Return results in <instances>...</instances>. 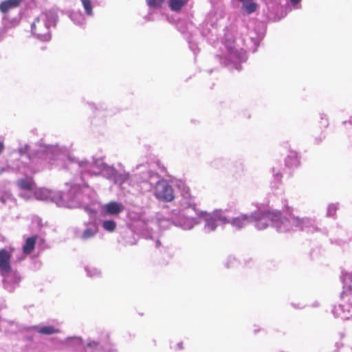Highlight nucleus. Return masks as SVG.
<instances>
[{"mask_svg": "<svg viewBox=\"0 0 352 352\" xmlns=\"http://www.w3.org/2000/svg\"><path fill=\"white\" fill-rule=\"evenodd\" d=\"M75 179L67 194H63L60 191H51L46 188H38L35 190L34 196L36 199L42 201H51L57 206L67 208L83 207L89 212H96L97 204L94 201L95 192L84 184L83 177Z\"/></svg>", "mask_w": 352, "mask_h": 352, "instance_id": "1", "label": "nucleus"}, {"mask_svg": "<svg viewBox=\"0 0 352 352\" xmlns=\"http://www.w3.org/2000/svg\"><path fill=\"white\" fill-rule=\"evenodd\" d=\"M67 158L71 167L79 168L83 177L102 175L107 179L113 181L120 188L126 189L127 186H132V178L129 173L118 172L113 166L104 163L102 159H93L90 162L87 160L76 162L74 158L70 157Z\"/></svg>", "mask_w": 352, "mask_h": 352, "instance_id": "2", "label": "nucleus"}, {"mask_svg": "<svg viewBox=\"0 0 352 352\" xmlns=\"http://www.w3.org/2000/svg\"><path fill=\"white\" fill-rule=\"evenodd\" d=\"M177 187L181 191L178 211L174 210L171 217L172 223L183 230H191L199 223L197 216L199 210L196 208L195 198L190 192L188 186L179 181Z\"/></svg>", "mask_w": 352, "mask_h": 352, "instance_id": "3", "label": "nucleus"}, {"mask_svg": "<svg viewBox=\"0 0 352 352\" xmlns=\"http://www.w3.org/2000/svg\"><path fill=\"white\" fill-rule=\"evenodd\" d=\"M23 164H28L30 168L33 170H38L47 166L48 164H53L52 161L56 158L63 161L65 155L57 146L41 145L35 154L30 152V146L28 144L21 146L18 149Z\"/></svg>", "mask_w": 352, "mask_h": 352, "instance_id": "4", "label": "nucleus"}, {"mask_svg": "<svg viewBox=\"0 0 352 352\" xmlns=\"http://www.w3.org/2000/svg\"><path fill=\"white\" fill-rule=\"evenodd\" d=\"M56 14L54 11L40 14L31 24L32 34L41 41L51 39L50 28L55 25Z\"/></svg>", "mask_w": 352, "mask_h": 352, "instance_id": "5", "label": "nucleus"}, {"mask_svg": "<svg viewBox=\"0 0 352 352\" xmlns=\"http://www.w3.org/2000/svg\"><path fill=\"white\" fill-rule=\"evenodd\" d=\"M277 213L278 217L273 221V227L279 232H287L294 228L307 230V232H312L314 230V228H311L312 221L309 219H298L291 214L282 216L278 211Z\"/></svg>", "mask_w": 352, "mask_h": 352, "instance_id": "6", "label": "nucleus"}, {"mask_svg": "<svg viewBox=\"0 0 352 352\" xmlns=\"http://www.w3.org/2000/svg\"><path fill=\"white\" fill-rule=\"evenodd\" d=\"M143 181L148 182L151 186L155 184L154 195L160 201H171L175 196L172 187L164 179H160L158 174L149 170Z\"/></svg>", "mask_w": 352, "mask_h": 352, "instance_id": "7", "label": "nucleus"}, {"mask_svg": "<svg viewBox=\"0 0 352 352\" xmlns=\"http://www.w3.org/2000/svg\"><path fill=\"white\" fill-rule=\"evenodd\" d=\"M225 52L221 58L225 65L231 66L236 69H240V64L246 60L245 51L235 45L234 40H227L223 44Z\"/></svg>", "mask_w": 352, "mask_h": 352, "instance_id": "8", "label": "nucleus"}, {"mask_svg": "<svg viewBox=\"0 0 352 352\" xmlns=\"http://www.w3.org/2000/svg\"><path fill=\"white\" fill-rule=\"evenodd\" d=\"M201 219L204 222V230L206 232H211L219 225L226 224L228 218L225 217L221 210H216L212 213L199 211L197 220Z\"/></svg>", "mask_w": 352, "mask_h": 352, "instance_id": "9", "label": "nucleus"}, {"mask_svg": "<svg viewBox=\"0 0 352 352\" xmlns=\"http://www.w3.org/2000/svg\"><path fill=\"white\" fill-rule=\"evenodd\" d=\"M252 221H254L255 227L258 230H264L269 225L273 226V221L278 217L277 211H266L258 210L251 214Z\"/></svg>", "mask_w": 352, "mask_h": 352, "instance_id": "10", "label": "nucleus"}, {"mask_svg": "<svg viewBox=\"0 0 352 352\" xmlns=\"http://www.w3.org/2000/svg\"><path fill=\"white\" fill-rule=\"evenodd\" d=\"M129 218L131 221V226L135 232L142 234L146 237H147L149 230H153V225L156 224V222L153 220H147L143 214L131 212L129 214Z\"/></svg>", "mask_w": 352, "mask_h": 352, "instance_id": "11", "label": "nucleus"}, {"mask_svg": "<svg viewBox=\"0 0 352 352\" xmlns=\"http://www.w3.org/2000/svg\"><path fill=\"white\" fill-rule=\"evenodd\" d=\"M1 274L3 277L4 287L9 292L13 291L20 281L18 273L10 268L8 272Z\"/></svg>", "mask_w": 352, "mask_h": 352, "instance_id": "12", "label": "nucleus"}, {"mask_svg": "<svg viewBox=\"0 0 352 352\" xmlns=\"http://www.w3.org/2000/svg\"><path fill=\"white\" fill-rule=\"evenodd\" d=\"M124 210V205L117 201H111L101 206V213L104 215L118 216Z\"/></svg>", "mask_w": 352, "mask_h": 352, "instance_id": "13", "label": "nucleus"}, {"mask_svg": "<svg viewBox=\"0 0 352 352\" xmlns=\"http://www.w3.org/2000/svg\"><path fill=\"white\" fill-rule=\"evenodd\" d=\"M252 222L251 214H241L240 215L228 219L226 223H230L233 228L240 230Z\"/></svg>", "mask_w": 352, "mask_h": 352, "instance_id": "14", "label": "nucleus"}, {"mask_svg": "<svg viewBox=\"0 0 352 352\" xmlns=\"http://www.w3.org/2000/svg\"><path fill=\"white\" fill-rule=\"evenodd\" d=\"M264 36V29L262 24H258L256 29L249 30L245 41L250 40L254 46H257Z\"/></svg>", "mask_w": 352, "mask_h": 352, "instance_id": "15", "label": "nucleus"}, {"mask_svg": "<svg viewBox=\"0 0 352 352\" xmlns=\"http://www.w3.org/2000/svg\"><path fill=\"white\" fill-rule=\"evenodd\" d=\"M351 312L352 304L350 302H346L345 304H340L338 306H335L332 310V313L335 317L340 318L343 320L349 319Z\"/></svg>", "mask_w": 352, "mask_h": 352, "instance_id": "16", "label": "nucleus"}, {"mask_svg": "<svg viewBox=\"0 0 352 352\" xmlns=\"http://www.w3.org/2000/svg\"><path fill=\"white\" fill-rule=\"evenodd\" d=\"M15 253L14 249L10 251L5 249L0 250V274H3L10 270V258Z\"/></svg>", "mask_w": 352, "mask_h": 352, "instance_id": "17", "label": "nucleus"}, {"mask_svg": "<svg viewBox=\"0 0 352 352\" xmlns=\"http://www.w3.org/2000/svg\"><path fill=\"white\" fill-rule=\"evenodd\" d=\"M86 228L82 232H76V236L82 240L93 238L98 232V226L94 222L85 224Z\"/></svg>", "mask_w": 352, "mask_h": 352, "instance_id": "18", "label": "nucleus"}, {"mask_svg": "<svg viewBox=\"0 0 352 352\" xmlns=\"http://www.w3.org/2000/svg\"><path fill=\"white\" fill-rule=\"evenodd\" d=\"M340 278L343 284L341 298H343L344 295L349 294L352 291V286L351 285V283H352V272L342 271Z\"/></svg>", "mask_w": 352, "mask_h": 352, "instance_id": "19", "label": "nucleus"}, {"mask_svg": "<svg viewBox=\"0 0 352 352\" xmlns=\"http://www.w3.org/2000/svg\"><path fill=\"white\" fill-rule=\"evenodd\" d=\"M32 328L35 329L38 333L44 335H52L60 332L58 327L52 325L34 326Z\"/></svg>", "mask_w": 352, "mask_h": 352, "instance_id": "20", "label": "nucleus"}, {"mask_svg": "<svg viewBox=\"0 0 352 352\" xmlns=\"http://www.w3.org/2000/svg\"><path fill=\"white\" fill-rule=\"evenodd\" d=\"M20 3L21 0H6L0 4V10L6 13L13 8H17Z\"/></svg>", "mask_w": 352, "mask_h": 352, "instance_id": "21", "label": "nucleus"}, {"mask_svg": "<svg viewBox=\"0 0 352 352\" xmlns=\"http://www.w3.org/2000/svg\"><path fill=\"white\" fill-rule=\"evenodd\" d=\"M299 164L300 161L296 152H291L285 160L286 166L290 168L297 167Z\"/></svg>", "mask_w": 352, "mask_h": 352, "instance_id": "22", "label": "nucleus"}, {"mask_svg": "<svg viewBox=\"0 0 352 352\" xmlns=\"http://www.w3.org/2000/svg\"><path fill=\"white\" fill-rule=\"evenodd\" d=\"M242 10H244L247 14H252L256 11L258 8L257 3H256L253 0H245V1H242Z\"/></svg>", "mask_w": 352, "mask_h": 352, "instance_id": "23", "label": "nucleus"}, {"mask_svg": "<svg viewBox=\"0 0 352 352\" xmlns=\"http://www.w3.org/2000/svg\"><path fill=\"white\" fill-rule=\"evenodd\" d=\"M188 2V0H168V6L172 11H179Z\"/></svg>", "mask_w": 352, "mask_h": 352, "instance_id": "24", "label": "nucleus"}, {"mask_svg": "<svg viewBox=\"0 0 352 352\" xmlns=\"http://www.w3.org/2000/svg\"><path fill=\"white\" fill-rule=\"evenodd\" d=\"M69 17L78 25H82L85 23V17L80 12H73L70 14Z\"/></svg>", "mask_w": 352, "mask_h": 352, "instance_id": "25", "label": "nucleus"}, {"mask_svg": "<svg viewBox=\"0 0 352 352\" xmlns=\"http://www.w3.org/2000/svg\"><path fill=\"white\" fill-rule=\"evenodd\" d=\"M36 239L34 237L28 238L23 246V254H28L32 252L35 246Z\"/></svg>", "mask_w": 352, "mask_h": 352, "instance_id": "26", "label": "nucleus"}, {"mask_svg": "<svg viewBox=\"0 0 352 352\" xmlns=\"http://www.w3.org/2000/svg\"><path fill=\"white\" fill-rule=\"evenodd\" d=\"M222 17L221 13H218L217 10H212L207 16L206 21L208 23H210L212 26H213L219 18Z\"/></svg>", "mask_w": 352, "mask_h": 352, "instance_id": "27", "label": "nucleus"}, {"mask_svg": "<svg viewBox=\"0 0 352 352\" xmlns=\"http://www.w3.org/2000/svg\"><path fill=\"white\" fill-rule=\"evenodd\" d=\"M19 186L24 190H32L34 187V183L30 178L21 179L18 181Z\"/></svg>", "mask_w": 352, "mask_h": 352, "instance_id": "28", "label": "nucleus"}, {"mask_svg": "<svg viewBox=\"0 0 352 352\" xmlns=\"http://www.w3.org/2000/svg\"><path fill=\"white\" fill-rule=\"evenodd\" d=\"M102 228L107 232H113L116 228V223L111 219L104 220L102 222Z\"/></svg>", "mask_w": 352, "mask_h": 352, "instance_id": "29", "label": "nucleus"}, {"mask_svg": "<svg viewBox=\"0 0 352 352\" xmlns=\"http://www.w3.org/2000/svg\"><path fill=\"white\" fill-rule=\"evenodd\" d=\"M81 3L85 9V13L87 16H91L93 15V3L91 0H80Z\"/></svg>", "mask_w": 352, "mask_h": 352, "instance_id": "30", "label": "nucleus"}, {"mask_svg": "<svg viewBox=\"0 0 352 352\" xmlns=\"http://www.w3.org/2000/svg\"><path fill=\"white\" fill-rule=\"evenodd\" d=\"M8 326L12 327L14 326V323L5 320H0V331L14 332V330L11 328L7 329Z\"/></svg>", "mask_w": 352, "mask_h": 352, "instance_id": "31", "label": "nucleus"}, {"mask_svg": "<svg viewBox=\"0 0 352 352\" xmlns=\"http://www.w3.org/2000/svg\"><path fill=\"white\" fill-rule=\"evenodd\" d=\"M85 270L87 273V275L90 277H96L100 275V271L94 267H87Z\"/></svg>", "mask_w": 352, "mask_h": 352, "instance_id": "32", "label": "nucleus"}, {"mask_svg": "<svg viewBox=\"0 0 352 352\" xmlns=\"http://www.w3.org/2000/svg\"><path fill=\"white\" fill-rule=\"evenodd\" d=\"M156 222L155 225H153L154 226H157L162 229H166L169 227L170 222L168 219H159L157 221H155Z\"/></svg>", "mask_w": 352, "mask_h": 352, "instance_id": "33", "label": "nucleus"}, {"mask_svg": "<svg viewBox=\"0 0 352 352\" xmlns=\"http://www.w3.org/2000/svg\"><path fill=\"white\" fill-rule=\"evenodd\" d=\"M164 0H146L147 4L150 7H160Z\"/></svg>", "mask_w": 352, "mask_h": 352, "instance_id": "34", "label": "nucleus"}, {"mask_svg": "<svg viewBox=\"0 0 352 352\" xmlns=\"http://www.w3.org/2000/svg\"><path fill=\"white\" fill-rule=\"evenodd\" d=\"M1 201L3 204H6L7 202H14L12 195L8 192L5 193V195L1 197Z\"/></svg>", "mask_w": 352, "mask_h": 352, "instance_id": "35", "label": "nucleus"}, {"mask_svg": "<svg viewBox=\"0 0 352 352\" xmlns=\"http://www.w3.org/2000/svg\"><path fill=\"white\" fill-rule=\"evenodd\" d=\"M337 210V206L335 204H331L328 206L327 208V216L329 217H333L336 214V212Z\"/></svg>", "mask_w": 352, "mask_h": 352, "instance_id": "36", "label": "nucleus"}, {"mask_svg": "<svg viewBox=\"0 0 352 352\" xmlns=\"http://www.w3.org/2000/svg\"><path fill=\"white\" fill-rule=\"evenodd\" d=\"M98 344L97 342H89L87 345L85 352H94L93 350L96 349L98 348Z\"/></svg>", "mask_w": 352, "mask_h": 352, "instance_id": "37", "label": "nucleus"}, {"mask_svg": "<svg viewBox=\"0 0 352 352\" xmlns=\"http://www.w3.org/2000/svg\"><path fill=\"white\" fill-rule=\"evenodd\" d=\"M273 177L276 184L280 182L282 175L278 170H276L275 168H273Z\"/></svg>", "mask_w": 352, "mask_h": 352, "instance_id": "38", "label": "nucleus"}, {"mask_svg": "<svg viewBox=\"0 0 352 352\" xmlns=\"http://www.w3.org/2000/svg\"><path fill=\"white\" fill-rule=\"evenodd\" d=\"M289 1L295 9L300 8V2L301 0H289Z\"/></svg>", "mask_w": 352, "mask_h": 352, "instance_id": "39", "label": "nucleus"}, {"mask_svg": "<svg viewBox=\"0 0 352 352\" xmlns=\"http://www.w3.org/2000/svg\"><path fill=\"white\" fill-rule=\"evenodd\" d=\"M182 342H179L177 344V346L174 347L175 349H182Z\"/></svg>", "mask_w": 352, "mask_h": 352, "instance_id": "40", "label": "nucleus"}, {"mask_svg": "<svg viewBox=\"0 0 352 352\" xmlns=\"http://www.w3.org/2000/svg\"><path fill=\"white\" fill-rule=\"evenodd\" d=\"M160 241H156V247H159V246H160Z\"/></svg>", "mask_w": 352, "mask_h": 352, "instance_id": "41", "label": "nucleus"}, {"mask_svg": "<svg viewBox=\"0 0 352 352\" xmlns=\"http://www.w3.org/2000/svg\"><path fill=\"white\" fill-rule=\"evenodd\" d=\"M22 259H23V257H20V258H19V261H21V260H22Z\"/></svg>", "mask_w": 352, "mask_h": 352, "instance_id": "42", "label": "nucleus"}, {"mask_svg": "<svg viewBox=\"0 0 352 352\" xmlns=\"http://www.w3.org/2000/svg\"><path fill=\"white\" fill-rule=\"evenodd\" d=\"M239 1H245V0H238Z\"/></svg>", "mask_w": 352, "mask_h": 352, "instance_id": "43", "label": "nucleus"}, {"mask_svg": "<svg viewBox=\"0 0 352 352\" xmlns=\"http://www.w3.org/2000/svg\"><path fill=\"white\" fill-rule=\"evenodd\" d=\"M229 259H230V260L234 261V258H230Z\"/></svg>", "mask_w": 352, "mask_h": 352, "instance_id": "44", "label": "nucleus"}]
</instances>
